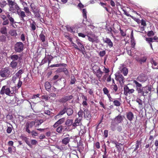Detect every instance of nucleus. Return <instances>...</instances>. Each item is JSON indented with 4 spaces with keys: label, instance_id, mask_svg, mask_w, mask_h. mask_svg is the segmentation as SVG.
I'll list each match as a JSON object with an SVG mask.
<instances>
[{
    "label": "nucleus",
    "instance_id": "5fc2aeb1",
    "mask_svg": "<svg viewBox=\"0 0 158 158\" xmlns=\"http://www.w3.org/2000/svg\"><path fill=\"white\" fill-rule=\"evenodd\" d=\"M82 119H81L80 118H77L75 121V122L78 124V125H81V121Z\"/></svg>",
    "mask_w": 158,
    "mask_h": 158
},
{
    "label": "nucleus",
    "instance_id": "09e8293b",
    "mask_svg": "<svg viewBox=\"0 0 158 158\" xmlns=\"http://www.w3.org/2000/svg\"><path fill=\"white\" fill-rule=\"evenodd\" d=\"M113 103L114 105L117 106H119L121 104L120 102L117 100H114L113 101Z\"/></svg>",
    "mask_w": 158,
    "mask_h": 158
},
{
    "label": "nucleus",
    "instance_id": "c85d7f7f",
    "mask_svg": "<svg viewBox=\"0 0 158 158\" xmlns=\"http://www.w3.org/2000/svg\"><path fill=\"white\" fill-rule=\"evenodd\" d=\"M56 72L57 73L63 72L66 75H67L69 73L68 70L65 68H59L56 70Z\"/></svg>",
    "mask_w": 158,
    "mask_h": 158
},
{
    "label": "nucleus",
    "instance_id": "603ef678",
    "mask_svg": "<svg viewBox=\"0 0 158 158\" xmlns=\"http://www.w3.org/2000/svg\"><path fill=\"white\" fill-rule=\"evenodd\" d=\"M112 88L114 90V92L116 93L117 92L118 89V88L116 84H112Z\"/></svg>",
    "mask_w": 158,
    "mask_h": 158
},
{
    "label": "nucleus",
    "instance_id": "7ed1b4c3",
    "mask_svg": "<svg viewBox=\"0 0 158 158\" xmlns=\"http://www.w3.org/2000/svg\"><path fill=\"white\" fill-rule=\"evenodd\" d=\"M11 71L10 69L8 67L2 68L0 72V76L1 77L6 78L10 77Z\"/></svg>",
    "mask_w": 158,
    "mask_h": 158
},
{
    "label": "nucleus",
    "instance_id": "f03ea898",
    "mask_svg": "<svg viewBox=\"0 0 158 158\" xmlns=\"http://www.w3.org/2000/svg\"><path fill=\"white\" fill-rule=\"evenodd\" d=\"M10 58L12 60L10 64V66L13 69H15L17 66L18 61L21 60L20 57L18 55L14 54L10 56Z\"/></svg>",
    "mask_w": 158,
    "mask_h": 158
},
{
    "label": "nucleus",
    "instance_id": "cd10ccee",
    "mask_svg": "<svg viewBox=\"0 0 158 158\" xmlns=\"http://www.w3.org/2000/svg\"><path fill=\"white\" fill-rule=\"evenodd\" d=\"M104 43L107 44L110 48H111L113 46V44L111 40L108 38H106L103 39Z\"/></svg>",
    "mask_w": 158,
    "mask_h": 158
},
{
    "label": "nucleus",
    "instance_id": "bb28decb",
    "mask_svg": "<svg viewBox=\"0 0 158 158\" xmlns=\"http://www.w3.org/2000/svg\"><path fill=\"white\" fill-rule=\"evenodd\" d=\"M83 145L82 142L81 140H80L79 142H77V147L78 150L79 152L82 151L84 149Z\"/></svg>",
    "mask_w": 158,
    "mask_h": 158
},
{
    "label": "nucleus",
    "instance_id": "79ce46f5",
    "mask_svg": "<svg viewBox=\"0 0 158 158\" xmlns=\"http://www.w3.org/2000/svg\"><path fill=\"white\" fill-rule=\"evenodd\" d=\"M83 114L84 112H83V110H82L80 109L78 113L79 118H80L81 119H82Z\"/></svg>",
    "mask_w": 158,
    "mask_h": 158
},
{
    "label": "nucleus",
    "instance_id": "5701e85b",
    "mask_svg": "<svg viewBox=\"0 0 158 158\" xmlns=\"http://www.w3.org/2000/svg\"><path fill=\"white\" fill-rule=\"evenodd\" d=\"M30 27L31 28V30L34 31L35 30L37 26L36 23L32 20H31V21H30Z\"/></svg>",
    "mask_w": 158,
    "mask_h": 158
},
{
    "label": "nucleus",
    "instance_id": "e2e57ef3",
    "mask_svg": "<svg viewBox=\"0 0 158 158\" xmlns=\"http://www.w3.org/2000/svg\"><path fill=\"white\" fill-rule=\"evenodd\" d=\"M76 81V79L74 77H71L70 84L72 85L74 84L75 82Z\"/></svg>",
    "mask_w": 158,
    "mask_h": 158
},
{
    "label": "nucleus",
    "instance_id": "e433bc0d",
    "mask_svg": "<svg viewBox=\"0 0 158 158\" xmlns=\"http://www.w3.org/2000/svg\"><path fill=\"white\" fill-rule=\"evenodd\" d=\"M31 128L26 123L25 125L24 129L28 133L30 134L31 133V131L29 129Z\"/></svg>",
    "mask_w": 158,
    "mask_h": 158
},
{
    "label": "nucleus",
    "instance_id": "6e6d98bb",
    "mask_svg": "<svg viewBox=\"0 0 158 158\" xmlns=\"http://www.w3.org/2000/svg\"><path fill=\"white\" fill-rule=\"evenodd\" d=\"M31 134L32 136L34 138L35 136H37L38 135V133L34 130L31 131Z\"/></svg>",
    "mask_w": 158,
    "mask_h": 158
},
{
    "label": "nucleus",
    "instance_id": "052dcab7",
    "mask_svg": "<svg viewBox=\"0 0 158 158\" xmlns=\"http://www.w3.org/2000/svg\"><path fill=\"white\" fill-rule=\"evenodd\" d=\"M152 68L154 69H158V68L155 67L157 65V63L155 61H152Z\"/></svg>",
    "mask_w": 158,
    "mask_h": 158
},
{
    "label": "nucleus",
    "instance_id": "412c9836",
    "mask_svg": "<svg viewBox=\"0 0 158 158\" xmlns=\"http://www.w3.org/2000/svg\"><path fill=\"white\" fill-rule=\"evenodd\" d=\"M66 136L67 137L64 138L62 140V143L65 145L69 143L70 139L72 137H69V134L66 135Z\"/></svg>",
    "mask_w": 158,
    "mask_h": 158
},
{
    "label": "nucleus",
    "instance_id": "0eeeda50",
    "mask_svg": "<svg viewBox=\"0 0 158 158\" xmlns=\"http://www.w3.org/2000/svg\"><path fill=\"white\" fill-rule=\"evenodd\" d=\"M0 94L2 95L6 94V95L11 96L12 94L10 86L9 87L6 85L3 86L0 91Z\"/></svg>",
    "mask_w": 158,
    "mask_h": 158
},
{
    "label": "nucleus",
    "instance_id": "774afa93",
    "mask_svg": "<svg viewBox=\"0 0 158 158\" xmlns=\"http://www.w3.org/2000/svg\"><path fill=\"white\" fill-rule=\"evenodd\" d=\"M106 54V51L105 50L100 51L99 53V55L101 56H103Z\"/></svg>",
    "mask_w": 158,
    "mask_h": 158
},
{
    "label": "nucleus",
    "instance_id": "39448f33",
    "mask_svg": "<svg viewBox=\"0 0 158 158\" xmlns=\"http://www.w3.org/2000/svg\"><path fill=\"white\" fill-rule=\"evenodd\" d=\"M87 36L88 38L89 41L92 42V43H98L100 42L98 37L93 33L92 32L88 34L87 35Z\"/></svg>",
    "mask_w": 158,
    "mask_h": 158
},
{
    "label": "nucleus",
    "instance_id": "b1692460",
    "mask_svg": "<svg viewBox=\"0 0 158 158\" xmlns=\"http://www.w3.org/2000/svg\"><path fill=\"white\" fill-rule=\"evenodd\" d=\"M120 69L121 72L123 73L124 76H126L128 73V69L123 66H121L120 67Z\"/></svg>",
    "mask_w": 158,
    "mask_h": 158
},
{
    "label": "nucleus",
    "instance_id": "a19ab883",
    "mask_svg": "<svg viewBox=\"0 0 158 158\" xmlns=\"http://www.w3.org/2000/svg\"><path fill=\"white\" fill-rule=\"evenodd\" d=\"M1 32L3 34H6L7 33V29L5 27H2L0 30Z\"/></svg>",
    "mask_w": 158,
    "mask_h": 158
},
{
    "label": "nucleus",
    "instance_id": "58836bf2",
    "mask_svg": "<svg viewBox=\"0 0 158 158\" xmlns=\"http://www.w3.org/2000/svg\"><path fill=\"white\" fill-rule=\"evenodd\" d=\"M30 6L32 12H33L36 10V6L34 3H31Z\"/></svg>",
    "mask_w": 158,
    "mask_h": 158
},
{
    "label": "nucleus",
    "instance_id": "13d9d810",
    "mask_svg": "<svg viewBox=\"0 0 158 158\" xmlns=\"http://www.w3.org/2000/svg\"><path fill=\"white\" fill-rule=\"evenodd\" d=\"M31 128L32 127H33L34 125L35 124V123H34V121H31V122H27L26 123Z\"/></svg>",
    "mask_w": 158,
    "mask_h": 158
},
{
    "label": "nucleus",
    "instance_id": "f8f14e48",
    "mask_svg": "<svg viewBox=\"0 0 158 158\" xmlns=\"http://www.w3.org/2000/svg\"><path fill=\"white\" fill-rule=\"evenodd\" d=\"M148 79L147 75L144 74H140L136 78L137 81H139L142 83L145 82Z\"/></svg>",
    "mask_w": 158,
    "mask_h": 158
},
{
    "label": "nucleus",
    "instance_id": "338daca9",
    "mask_svg": "<svg viewBox=\"0 0 158 158\" xmlns=\"http://www.w3.org/2000/svg\"><path fill=\"white\" fill-rule=\"evenodd\" d=\"M6 37L4 35H2L0 36V40L1 41H4L6 40Z\"/></svg>",
    "mask_w": 158,
    "mask_h": 158
},
{
    "label": "nucleus",
    "instance_id": "20e7f679",
    "mask_svg": "<svg viewBox=\"0 0 158 158\" xmlns=\"http://www.w3.org/2000/svg\"><path fill=\"white\" fill-rule=\"evenodd\" d=\"M8 2L10 6V10L13 13L18 11L19 9V7L17 4L10 0H8Z\"/></svg>",
    "mask_w": 158,
    "mask_h": 158
},
{
    "label": "nucleus",
    "instance_id": "49530a36",
    "mask_svg": "<svg viewBox=\"0 0 158 158\" xmlns=\"http://www.w3.org/2000/svg\"><path fill=\"white\" fill-rule=\"evenodd\" d=\"M9 124L11 126V127H7L6 132L8 133H10L12 131V126L10 123H9Z\"/></svg>",
    "mask_w": 158,
    "mask_h": 158
},
{
    "label": "nucleus",
    "instance_id": "8fccbe9b",
    "mask_svg": "<svg viewBox=\"0 0 158 158\" xmlns=\"http://www.w3.org/2000/svg\"><path fill=\"white\" fill-rule=\"evenodd\" d=\"M146 40L149 44L152 43V42H154L152 38L151 37L146 38Z\"/></svg>",
    "mask_w": 158,
    "mask_h": 158
},
{
    "label": "nucleus",
    "instance_id": "3c124183",
    "mask_svg": "<svg viewBox=\"0 0 158 158\" xmlns=\"http://www.w3.org/2000/svg\"><path fill=\"white\" fill-rule=\"evenodd\" d=\"M63 129V127L62 126H60L57 128L56 131L59 133H61Z\"/></svg>",
    "mask_w": 158,
    "mask_h": 158
},
{
    "label": "nucleus",
    "instance_id": "aec40b11",
    "mask_svg": "<svg viewBox=\"0 0 158 158\" xmlns=\"http://www.w3.org/2000/svg\"><path fill=\"white\" fill-rule=\"evenodd\" d=\"M123 120V118L122 115L120 114H119L114 119L113 121L115 123L118 124L121 123Z\"/></svg>",
    "mask_w": 158,
    "mask_h": 158
},
{
    "label": "nucleus",
    "instance_id": "1a4fd4ad",
    "mask_svg": "<svg viewBox=\"0 0 158 158\" xmlns=\"http://www.w3.org/2000/svg\"><path fill=\"white\" fill-rule=\"evenodd\" d=\"M93 72L96 76L99 79L101 78L103 73L100 68L98 66H94L93 67Z\"/></svg>",
    "mask_w": 158,
    "mask_h": 158
},
{
    "label": "nucleus",
    "instance_id": "f257e3e1",
    "mask_svg": "<svg viewBox=\"0 0 158 158\" xmlns=\"http://www.w3.org/2000/svg\"><path fill=\"white\" fill-rule=\"evenodd\" d=\"M1 18L4 20L2 23V25H8L10 23V26L14 27V24L16 23L14 18L12 17L10 15L8 14L6 16L5 15H1Z\"/></svg>",
    "mask_w": 158,
    "mask_h": 158
},
{
    "label": "nucleus",
    "instance_id": "69168bd1",
    "mask_svg": "<svg viewBox=\"0 0 158 158\" xmlns=\"http://www.w3.org/2000/svg\"><path fill=\"white\" fill-rule=\"evenodd\" d=\"M110 142L115 144L116 147H117V146H118L120 144H121L120 143H118L117 142L116 140H111Z\"/></svg>",
    "mask_w": 158,
    "mask_h": 158
},
{
    "label": "nucleus",
    "instance_id": "4c0bfd02",
    "mask_svg": "<svg viewBox=\"0 0 158 158\" xmlns=\"http://www.w3.org/2000/svg\"><path fill=\"white\" fill-rule=\"evenodd\" d=\"M110 127L111 130L113 131H115L116 130V126L115 123H114V122L113 121L111 122Z\"/></svg>",
    "mask_w": 158,
    "mask_h": 158
},
{
    "label": "nucleus",
    "instance_id": "423d86ee",
    "mask_svg": "<svg viewBox=\"0 0 158 158\" xmlns=\"http://www.w3.org/2000/svg\"><path fill=\"white\" fill-rule=\"evenodd\" d=\"M47 34L44 31H42L39 35V39L43 43L42 44L43 47H46L48 46L47 42L46 41Z\"/></svg>",
    "mask_w": 158,
    "mask_h": 158
},
{
    "label": "nucleus",
    "instance_id": "dca6fc26",
    "mask_svg": "<svg viewBox=\"0 0 158 158\" xmlns=\"http://www.w3.org/2000/svg\"><path fill=\"white\" fill-rule=\"evenodd\" d=\"M127 54L129 55L133 56L135 58L136 56L135 55L136 52L135 49L134 48H131V49L127 48Z\"/></svg>",
    "mask_w": 158,
    "mask_h": 158
},
{
    "label": "nucleus",
    "instance_id": "bf43d9fd",
    "mask_svg": "<svg viewBox=\"0 0 158 158\" xmlns=\"http://www.w3.org/2000/svg\"><path fill=\"white\" fill-rule=\"evenodd\" d=\"M103 91L104 92V93L105 94H106L107 95L108 94H110L109 93V91L107 89L106 87H104L103 89Z\"/></svg>",
    "mask_w": 158,
    "mask_h": 158
},
{
    "label": "nucleus",
    "instance_id": "a878e982",
    "mask_svg": "<svg viewBox=\"0 0 158 158\" xmlns=\"http://www.w3.org/2000/svg\"><path fill=\"white\" fill-rule=\"evenodd\" d=\"M126 117L127 119L130 121H132L134 117V115L133 113L131 112H129L127 113Z\"/></svg>",
    "mask_w": 158,
    "mask_h": 158
},
{
    "label": "nucleus",
    "instance_id": "680f3d73",
    "mask_svg": "<svg viewBox=\"0 0 158 158\" xmlns=\"http://www.w3.org/2000/svg\"><path fill=\"white\" fill-rule=\"evenodd\" d=\"M154 35V33L153 32V31H148V34H147V35L148 37H151L153 35Z\"/></svg>",
    "mask_w": 158,
    "mask_h": 158
},
{
    "label": "nucleus",
    "instance_id": "0e129e2a",
    "mask_svg": "<svg viewBox=\"0 0 158 158\" xmlns=\"http://www.w3.org/2000/svg\"><path fill=\"white\" fill-rule=\"evenodd\" d=\"M23 73V71L22 69L19 70L18 72L15 74V75L17 77H19L20 75Z\"/></svg>",
    "mask_w": 158,
    "mask_h": 158
},
{
    "label": "nucleus",
    "instance_id": "9d476101",
    "mask_svg": "<svg viewBox=\"0 0 158 158\" xmlns=\"http://www.w3.org/2000/svg\"><path fill=\"white\" fill-rule=\"evenodd\" d=\"M76 42L78 45V50L81 52L83 54L85 52V49L82 43V42L79 39H77Z\"/></svg>",
    "mask_w": 158,
    "mask_h": 158
},
{
    "label": "nucleus",
    "instance_id": "a211bd4d",
    "mask_svg": "<svg viewBox=\"0 0 158 158\" xmlns=\"http://www.w3.org/2000/svg\"><path fill=\"white\" fill-rule=\"evenodd\" d=\"M17 13L19 15L20 20L24 21V18L26 16L25 12L24 11L20 10H18V11H17Z\"/></svg>",
    "mask_w": 158,
    "mask_h": 158
},
{
    "label": "nucleus",
    "instance_id": "c03bdc74",
    "mask_svg": "<svg viewBox=\"0 0 158 158\" xmlns=\"http://www.w3.org/2000/svg\"><path fill=\"white\" fill-rule=\"evenodd\" d=\"M66 107H64L63 109L60 111L59 114L60 115H62L66 113Z\"/></svg>",
    "mask_w": 158,
    "mask_h": 158
},
{
    "label": "nucleus",
    "instance_id": "ddd939ff",
    "mask_svg": "<svg viewBox=\"0 0 158 158\" xmlns=\"http://www.w3.org/2000/svg\"><path fill=\"white\" fill-rule=\"evenodd\" d=\"M151 87L149 86L146 85L145 86L143 87L141 94L145 97L147 95V94H148L149 91H151Z\"/></svg>",
    "mask_w": 158,
    "mask_h": 158
},
{
    "label": "nucleus",
    "instance_id": "4be33fe9",
    "mask_svg": "<svg viewBox=\"0 0 158 158\" xmlns=\"http://www.w3.org/2000/svg\"><path fill=\"white\" fill-rule=\"evenodd\" d=\"M84 117L88 119H89L91 117V114L89 111L87 109H85L84 110Z\"/></svg>",
    "mask_w": 158,
    "mask_h": 158
},
{
    "label": "nucleus",
    "instance_id": "72a5a7b5",
    "mask_svg": "<svg viewBox=\"0 0 158 158\" xmlns=\"http://www.w3.org/2000/svg\"><path fill=\"white\" fill-rule=\"evenodd\" d=\"M23 10H24V12L26 13V15L29 16L31 15V11H30V10L28 7L26 6L23 8Z\"/></svg>",
    "mask_w": 158,
    "mask_h": 158
},
{
    "label": "nucleus",
    "instance_id": "4d7b16f0",
    "mask_svg": "<svg viewBox=\"0 0 158 158\" xmlns=\"http://www.w3.org/2000/svg\"><path fill=\"white\" fill-rule=\"evenodd\" d=\"M20 2L22 4L23 8L27 6V3H26V2L24 1L23 0H20Z\"/></svg>",
    "mask_w": 158,
    "mask_h": 158
},
{
    "label": "nucleus",
    "instance_id": "9b49d317",
    "mask_svg": "<svg viewBox=\"0 0 158 158\" xmlns=\"http://www.w3.org/2000/svg\"><path fill=\"white\" fill-rule=\"evenodd\" d=\"M132 83L135 86L136 90L138 93L141 94L142 90L143 87L142 84L135 80H133L132 81Z\"/></svg>",
    "mask_w": 158,
    "mask_h": 158
},
{
    "label": "nucleus",
    "instance_id": "4468645a",
    "mask_svg": "<svg viewBox=\"0 0 158 158\" xmlns=\"http://www.w3.org/2000/svg\"><path fill=\"white\" fill-rule=\"evenodd\" d=\"M135 90L133 89H130L127 85H125L124 88V94L125 95L127 96L128 94H133Z\"/></svg>",
    "mask_w": 158,
    "mask_h": 158
},
{
    "label": "nucleus",
    "instance_id": "de8ad7c7",
    "mask_svg": "<svg viewBox=\"0 0 158 158\" xmlns=\"http://www.w3.org/2000/svg\"><path fill=\"white\" fill-rule=\"evenodd\" d=\"M82 13L84 18L86 19H87V11L86 9H83L82 10Z\"/></svg>",
    "mask_w": 158,
    "mask_h": 158
},
{
    "label": "nucleus",
    "instance_id": "473e14b6",
    "mask_svg": "<svg viewBox=\"0 0 158 158\" xmlns=\"http://www.w3.org/2000/svg\"><path fill=\"white\" fill-rule=\"evenodd\" d=\"M66 113L69 116L71 115L73 113V109L70 108H68L66 107Z\"/></svg>",
    "mask_w": 158,
    "mask_h": 158
},
{
    "label": "nucleus",
    "instance_id": "2f4dec72",
    "mask_svg": "<svg viewBox=\"0 0 158 158\" xmlns=\"http://www.w3.org/2000/svg\"><path fill=\"white\" fill-rule=\"evenodd\" d=\"M55 135L56 133L52 131L47 132L46 133V135L47 137L54 136Z\"/></svg>",
    "mask_w": 158,
    "mask_h": 158
},
{
    "label": "nucleus",
    "instance_id": "37998d69",
    "mask_svg": "<svg viewBox=\"0 0 158 158\" xmlns=\"http://www.w3.org/2000/svg\"><path fill=\"white\" fill-rule=\"evenodd\" d=\"M12 94H14L18 89V88L16 86L13 87H10Z\"/></svg>",
    "mask_w": 158,
    "mask_h": 158
},
{
    "label": "nucleus",
    "instance_id": "c756f323",
    "mask_svg": "<svg viewBox=\"0 0 158 158\" xmlns=\"http://www.w3.org/2000/svg\"><path fill=\"white\" fill-rule=\"evenodd\" d=\"M66 28L68 31L72 33L75 32V29L74 27L68 26L66 27Z\"/></svg>",
    "mask_w": 158,
    "mask_h": 158
},
{
    "label": "nucleus",
    "instance_id": "f3484780",
    "mask_svg": "<svg viewBox=\"0 0 158 158\" xmlns=\"http://www.w3.org/2000/svg\"><path fill=\"white\" fill-rule=\"evenodd\" d=\"M136 61L141 64L145 62L147 59V57L146 56H143V57L140 58L138 56H136L135 58Z\"/></svg>",
    "mask_w": 158,
    "mask_h": 158
},
{
    "label": "nucleus",
    "instance_id": "a18cd8bd",
    "mask_svg": "<svg viewBox=\"0 0 158 158\" xmlns=\"http://www.w3.org/2000/svg\"><path fill=\"white\" fill-rule=\"evenodd\" d=\"M10 35L13 36H16L17 35L16 31L15 30H11L10 32Z\"/></svg>",
    "mask_w": 158,
    "mask_h": 158
},
{
    "label": "nucleus",
    "instance_id": "864d4df0",
    "mask_svg": "<svg viewBox=\"0 0 158 158\" xmlns=\"http://www.w3.org/2000/svg\"><path fill=\"white\" fill-rule=\"evenodd\" d=\"M32 12L34 14L35 17L39 18L40 17V15L38 11L35 10Z\"/></svg>",
    "mask_w": 158,
    "mask_h": 158
},
{
    "label": "nucleus",
    "instance_id": "c9c22d12",
    "mask_svg": "<svg viewBox=\"0 0 158 158\" xmlns=\"http://www.w3.org/2000/svg\"><path fill=\"white\" fill-rule=\"evenodd\" d=\"M45 87L46 89L48 91L51 87V85L50 82L47 81L45 83Z\"/></svg>",
    "mask_w": 158,
    "mask_h": 158
},
{
    "label": "nucleus",
    "instance_id": "6ab92c4d",
    "mask_svg": "<svg viewBox=\"0 0 158 158\" xmlns=\"http://www.w3.org/2000/svg\"><path fill=\"white\" fill-rule=\"evenodd\" d=\"M73 98L72 95L70 96H65L59 100V102H65L67 101L71 100Z\"/></svg>",
    "mask_w": 158,
    "mask_h": 158
},
{
    "label": "nucleus",
    "instance_id": "f704fd0d",
    "mask_svg": "<svg viewBox=\"0 0 158 158\" xmlns=\"http://www.w3.org/2000/svg\"><path fill=\"white\" fill-rule=\"evenodd\" d=\"M73 120L72 119H67L65 122V124L67 127H69L72 125Z\"/></svg>",
    "mask_w": 158,
    "mask_h": 158
},
{
    "label": "nucleus",
    "instance_id": "7c9ffc66",
    "mask_svg": "<svg viewBox=\"0 0 158 158\" xmlns=\"http://www.w3.org/2000/svg\"><path fill=\"white\" fill-rule=\"evenodd\" d=\"M43 123V121L42 120H35L34 123H35L34 126L35 127H38L40 125Z\"/></svg>",
    "mask_w": 158,
    "mask_h": 158
},
{
    "label": "nucleus",
    "instance_id": "6e6552de",
    "mask_svg": "<svg viewBox=\"0 0 158 158\" xmlns=\"http://www.w3.org/2000/svg\"><path fill=\"white\" fill-rule=\"evenodd\" d=\"M24 45L21 42H17L15 45V51L18 53H20L23 50Z\"/></svg>",
    "mask_w": 158,
    "mask_h": 158
},
{
    "label": "nucleus",
    "instance_id": "2eb2a0df",
    "mask_svg": "<svg viewBox=\"0 0 158 158\" xmlns=\"http://www.w3.org/2000/svg\"><path fill=\"white\" fill-rule=\"evenodd\" d=\"M115 79L117 81H118L121 84H123L124 82V78L123 76L121 74H118V75L115 74Z\"/></svg>",
    "mask_w": 158,
    "mask_h": 158
},
{
    "label": "nucleus",
    "instance_id": "ea45409f",
    "mask_svg": "<svg viewBox=\"0 0 158 158\" xmlns=\"http://www.w3.org/2000/svg\"><path fill=\"white\" fill-rule=\"evenodd\" d=\"M141 142L139 140H137L135 145V148L134 149V151H136L139 147V145H140Z\"/></svg>",
    "mask_w": 158,
    "mask_h": 158
},
{
    "label": "nucleus",
    "instance_id": "393cba45",
    "mask_svg": "<svg viewBox=\"0 0 158 158\" xmlns=\"http://www.w3.org/2000/svg\"><path fill=\"white\" fill-rule=\"evenodd\" d=\"M65 120V118H60L54 124L53 127H57L60 124H61L63 123L64 121Z\"/></svg>",
    "mask_w": 158,
    "mask_h": 158
}]
</instances>
